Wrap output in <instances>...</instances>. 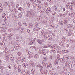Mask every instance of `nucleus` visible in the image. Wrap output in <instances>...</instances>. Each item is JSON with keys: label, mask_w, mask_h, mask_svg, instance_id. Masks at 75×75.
Returning <instances> with one entry per match:
<instances>
[{"label": "nucleus", "mask_w": 75, "mask_h": 75, "mask_svg": "<svg viewBox=\"0 0 75 75\" xmlns=\"http://www.w3.org/2000/svg\"><path fill=\"white\" fill-rule=\"evenodd\" d=\"M26 16L28 17H33L34 16V12L31 11L27 12Z\"/></svg>", "instance_id": "obj_1"}, {"label": "nucleus", "mask_w": 75, "mask_h": 75, "mask_svg": "<svg viewBox=\"0 0 75 75\" xmlns=\"http://www.w3.org/2000/svg\"><path fill=\"white\" fill-rule=\"evenodd\" d=\"M65 66L66 67H68L69 68H72V64L71 63H69L67 61L65 64Z\"/></svg>", "instance_id": "obj_2"}, {"label": "nucleus", "mask_w": 75, "mask_h": 75, "mask_svg": "<svg viewBox=\"0 0 75 75\" xmlns=\"http://www.w3.org/2000/svg\"><path fill=\"white\" fill-rule=\"evenodd\" d=\"M8 58L11 60V61H14V58L13 56L11 54H9L8 56Z\"/></svg>", "instance_id": "obj_3"}, {"label": "nucleus", "mask_w": 75, "mask_h": 75, "mask_svg": "<svg viewBox=\"0 0 75 75\" xmlns=\"http://www.w3.org/2000/svg\"><path fill=\"white\" fill-rule=\"evenodd\" d=\"M39 53L42 55L43 54L44 55H46V53L45 52H44L43 50H40L39 51Z\"/></svg>", "instance_id": "obj_4"}, {"label": "nucleus", "mask_w": 75, "mask_h": 75, "mask_svg": "<svg viewBox=\"0 0 75 75\" xmlns=\"http://www.w3.org/2000/svg\"><path fill=\"white\" fill-rule=\"evenodd\" d=\"M37 9L38 10H40L41 9V6H40V5L38 4H37Z\"/></svg>", "instance_id": "obj_5"}, {"label": "nucleus", "mask_w": 75, "mask_h": 75, "mask_svg": "<svg viewBox=\"0 0 75 75\" xmlns=\"http://www.w3.org/2000/svg\"><path fill=\"white\" fill-rule=\"evenodd\" d=\"M42 64H43L44 65L46 68L49 67V65H48V64H47L46 63H45L44 62H42Z\"/></svg>", "instance_id": "obj_6"}, {"label": "nucleus", "mask_w": 75, "mask_h": 75, "mask_svg": "<svg viewBox=\"0 0 75 75\" xmlns=\"http://www.w3.org/2000/svg\"><path fill=\"white\" fill-rule=\"evenodd\" d=\"M18 72H21V71L22 69H21V66L19 65L18 66Z\"/></svg>", "instance_id": "obj_7"}, {"label": "nucleus", "mask_w": 75, "mask_h": 75, "mask_svg": "<svg viewBox=\"0 0 75 75\" xmlns=\"http://www.w3.org/2000/svg\"><path fill=\"white\" fill-rule=\"evenodd\" d=\"M30 64L31 66H32V67H34V62H33V61H30Z\"/></svg>", "instance_id": "obj_8"}, {"label": "nucleus", "mask_w": 75, "mask_h": 75, "mask_svg": "<svg viewBox=\"0 0 75 75\" xmlns=\"http://www.w3.org/2000/svg\"><path fill=\"white\" fill-rule=\"evenodd\" d=\"M47 38L49 40H52L53 39L52 37L50 35H49L48 36Z\"/></svg>", "instance_id": "obj_9"}, {"label": "nucleus", "mask_w": 75, "mask_h": 75, "mask_svg": "<svg viewBox=\"0 0 75 75\" xmlns=\"http://www.w3.org/2000/svg\"><path fill=\"white\" fill-rule=\"evenodd\" d=\"M37 4L35 3H33V8H35V9L36 8V7H37Z\"/></svg>", "instance_id": "obj_10"}, {"label": "nucleus", "mask_w": 75, "mask_h": 75, "mask_svg": "<svg viewBox=\"0 0 75 75\" xmlns=\"http://www.w3.org/2000/svg\"><path fill=\"white\" fill-rule=\"evenodd\" d=\"M33 31H38L40 30V29L38 28H34L33 30Z\"/></svg>", "instance_id": "obj_11"}, {"label": "nucleus", "mask_w": 75, "mask_h": 75, "mask_svg": "<svg viewBox=\"0 0 75 75\" xmlns=\"http://www.w3.org/2000/svg\"><path fill=\"white\" fill-rule=\"evenodd\" d=\"M54 63L56 65H58V60L57 59H56L55 60Z\"/></svg>", "instance_id": "obj_12"}, {"label": "nucleus", "mask_w": 75, "mask_h": 75, "mask_svg": "<svg viewBox=\"0 0 75 75\" xmlns=\"http://www.w3.org/2000/svg\"><path fill=\"white\" fill-rule=\"evenodd\" d=\"M59 44L60 45L63 46L64 45V42L62 41H61L59 43Z\"/></svg>", "instance_id": "obj_13"}, {"label": "nucleus", "mask_w": 75, "mask_h": 75, "mask_svg": "<svg viewBox=\"0 0 75 75\" xmlns=\"http://www.w3.org/2000/svg\"><path fill=\"white\" fill-rule=\"evenodd\" d=\"M49 1L50 3V4H52L54 3V0H49Z\"/></svg>", "instance_id": "obj_14"}, {"label": "nucleus", "mask_w": 75, "mask_h": 75, "mask_svg": "<svg viewBox=\"0 0 75 75\" xmlns=\"http://www.w3.org/2000/svg\"><path fill=\"white\" fill-rule=\"evenodd\" d=\"M34 58L35 59H38L39 58V57L38 55L36 54L34 56Z\"/></svg>", "instance_id": "obj_15"}, {"label": "nucleus", "mask_w": 75, "mask_h": 75, "mask_svg": "<svg viewBox=\"0 0 75 75\" xmlns=\"http://www.w3.org/2000/svg\"><path fill=\"white\" fill-rule=\"evenodd\" d=\"M37 41L39 44H41L42 43V41L40 40V39H38L37 40Z\"/></svg>", "instance_id": "obj_16"}, {"label": "nucleus", "mask_w": 75, "mask_h": 75, "mask_svg": "<svg viewBox=\"0 0 75 75\" xmlns=\"http://www.w3.org/2000/svg\"><path fill=\"white\" fill-rule=\"evenodd\" d=\"M38 67L39 68H41V69H42V70H43V69H43V66H41V65L39 64L38 66Z\"/></svg>", "instance_id": "obj_17"}, {"label": "nucleus", "mask_w": 75, "mask_h": 75, "mask_svg": "<svg viewBox=\"0 0 75 75\" xmlns=\"http://www.w3.org/2000/svg\"><path fill=\"white\" fill-rule=\"evenodd\" d=\"M29 25V27L30 28H31V29H33V25L30 24Z\"/></svg>", "instance_id": "obj_18"}, {"label": "nucleus", "mask_w": 75, "mask_h": 75, "mask_svg": "<svg viewBox=\"0 0 75 75\" xmlns=\"http://www.w3.org/2000/svg\"><path fill=\"white\" fill-rule=\"evenodd\" d=\"M16 59L17 62L19 61H21V58L20 57H18Z\"/></svg>", "instance_id": "obj_19"}, {"label": "nucleus", "mask_w": 75, "mask_h": 75, "mask_svg": "<svg viewBox=\"0 0 75 75\" xmlns=\"http://www.w3.org/2000/svg\"><path fill=\"white\" fill-rule=\"evenodd\" d=\"M58 60L59 61L60 60V61L61 62H63V61L64 60L63 59L60 58H59V59H58Z\"/></svg>", "instance_id": "obj_20"}, {"label": "nucleus", "mask_w": 75, "mask_h": 75, "mask_svg": "<svg viewBox=\"0 0 75 75\" xmlns=\"http://www.w3.org/2000/svg\"><path fill=\"white\" fill-rule=\"evenodd\" d=\"M16 47H17L18 48H20L21 47V45L20 44H18L16 45Z\"/></svg>", "instance_id": "obj_21"}, {"label": "nucleus", "mask_w": 75, "mask_h": 75, "mask_svg": "<svg viewBox=\"0 0 75 75\" xmlns=\"http://www.w3.org/2000/svg\"><path fill=\"white\" fill-rule=\"evenodd\" d=\"M72 25L69 24L67 25V27L68 28H71V27H72Z\"/></svg>", "instance_id": "obj_22"}, {"label": "nucleus", "mask_w": 75, "mask_h": 75, "mask_svg": "<svg viewBox=\"0 0 75 75\" xmlns=\"http://www.w3.org/2000/svg\"><path fill=\"white\" fill-rule=\"evenodd\" d=\"M17 65H15L13 67V69L15 70L17 69Z\"/></svg>", "instance_id": "obj_23"}, {"label": "nucleus", "mask_w": 75, "mask_h": 75, "mask_svg": "<svg viewBox=\"0 0 75 75\" xmlns=\"http://www.w3.org/2000/svg\"><path fill=\"white\" fill-rule=\"evenodd\" d=\"M71 4L72 6H74L75 5V2L74 1H73L71 2Z\"/></svg>", "instance_id": "obj_24"}, {"label": "nucleus", "mask_w": 75, "mask_h": 75, "mask_svg": "<svg viewBox=\"0 0 75 75\" xmlns=\"http://www.w3.org/2000/svg\"><path fill=\"white\" fill-rule=\"evenodd\" d=\"M18 9L19 10H20V11H23V8H22L21 7L18 8Z\"/></svg>", "instance_id": "obj_25"}, {"label": "nucleus", "mask_w": 75, "mask_h": 75, "mask_svg": "<svg viewBox=\"0 0 75 75\" xmlns=\"http://www.w3.org/2000/svg\"><path fill=\"white\" fill-rule=\"evenodd\" d=\"M47 33H46L44 35V37L45 38H47Z\"/></svg>", "instance_id": "obj_26"}, {"label": "nucleus", "mask_w": 75, "mask_h": 75, "mask_svg": "<svg viewBox=\"0 0 75 75\" xmlns=\"http://www.w3.org/2000/svg\"><path fill=\"white\" fill-rule=\"evenodd\" d=\"M49 65L50 68H52V64H51V63H50L49 64Z\"/></svg>", "instance_id": "obj_27"}, {"label": "nucleus", "mask_w": 75, "mask_h": 75, "mask_svg": "<svg viewBox=\"0 0 75 75\" xmlns=\"http://www.w3.org/2000/svg\"><path fill=\"white\" fill-rule=\"evenodd\" d=\"M3 7H1V8H0V12L1 13L3 11Z\"/></svg>", "instance_id": "obj_28"}, {"label": "nucleus", "mask_w": 75, "mask_h": 75, "mask_svg": "<svg viewBox=\"0 0 75 75\" xmlns=\"http://www.w3.org/2000/svg\"><path fill=\"white\" fill-rule=\"evenodd\" d=\"M27 6L28 7H30V3L29 2H28L27 3Z\"/></svg>", "instance_id": "obj_29"}, {"label": "nucleus", "mask_w": 75, "mask_h": 75, "mask_svg": "<svg viewBox=\"0 0 75 75\" xmlns=\"http://www.w3.org/2000/svg\"><path fill=\"white\" fill-rule=\"evenodd\" d=\"M62 41H65V38L63 37L62 38Z\"/></svg>", "instance_id": "obj_30"}, {"label": "nucleus", "mask_w": 75, "mask_h": 75, "mask_svg": "<svg viewBox=\"0 0 75 75\" xmlns=\"http://www.w3.org/2000/svg\"><path fill=\"white\" fill-rule=\"evenodd\" d=\"M44 61L45 62H46V61H47V58H46V57H44L43 59Z\"/></svg>", "instance_id": "obj_31"}, {"label": "nucleus", "mask_w": 75, "mask_h": 75, "mask_svg": "<svg viewBox=\"0 0 75 75\" xmlns=\"http://www.w3.org/2000/svg\"><path fill=\"white\" fill-rule=\"evenodd\" d=\"M42 23L44 24L45 25H47V22L46 21H44Z\"/></svg>", "instance_id": "obj_32"}, {"label": "nucleus", "mask_w": 75, "mask_h": 75, "mask_svg": "<svg viewBox=\"0 0 75 75\" xmlns=\"http://www.w3.org/2000/svg\"><path fill=\"white\" fill-rule=\"evenodd\" d=\"M70 42L71 43H72V44H73V43H74V42H75V41L74 40H70Z\"/></svg>", "instance_id": "obj_33"}, {"label": "nucleus", "mask_w": 75, "mask_h": 75, "mask_svg": "<svg viewBox=\"0 0 75 75\" xmlns=\"http://www.w3.org/2000/svg\"><path fill=\"white\" fill-rule=\"evenodd\" d=\"M49 45H47L45 46V48H48L50 47Z\"/></svg>", "instance_id": "obj_34"}, {"label": "nucleus", "mask_w": 75, "mask_h": 75, "mask_svg": "<svg viewBox=\"0 0 75 75\" xmlns=\"http://www.w3.org/2000/svg\"><path fill=\"white\" fill-rule=\"evenodd\" d=\"M24 28H21V32H23V31H24Z\"/></svg>", "instance_id": "obj_35"}, {"label": "nucleus", "mask_w": 75, "mask_h": 75, "mask_svg": "<svg viewBox=\"0 0 75 75\" xmlns=\"http://www.w3.org/2000/svg\"><path fill=\"white\" fill-rule=\"evenodd\" d=\"M9 10H11V6L10 5H9Z\"/></svg>", "instance_id": "obj_36"}, {"label": "nucleus", "mask_w": 75, "mask_h": 75, "mask_svg": "<svg viewBox=\"0 0 75 75\" xmlns=\"http://www.w3.org/2000/svg\"><path fill=\"white\" fill-rule=\"evenodd\" d=\"M2 46H4L5 45V43H4V42H3V41L2 43L1 44Z\"/></svg>", "instance_id": "obj_37"}, {"label": "nucleus", "mask_w": 75, "mask_h": 75, "mask_svg": "<svg viewBox=\"0 0 75 75\" xmlns=\"http://www.w3.org/2000/svg\"><path fill=\"white\" fill-rule=\"evenodd\" d=\"M5 16H6V14H5V13H3V15L2 16V18H4V17H5Z\"/></svg>", "instance_id": "obj_38"}, {"label": "nucleus", "mask_w": 75, "mask_h": 75, "mask_svg": "<svg viewBox=\"0 0 75 75\" xmlns=\"http://www.w3.org/2000/svg\"><path fill=\"white\" fill-rule=\"evenodd\" d=\"M29 74H30V72L29 71H27V73L26 74V75H30Z\"/></svg>", "instance_id": "obj_39"}, {"label": "nucleus", "mask_w": 75, "mask_h": 75, "mask_svg": "<svg viewBox=\"0 0 75 75\" xmlns=\"http://www.w3.org/2000/svg\"><path fill=\"white\" fill-rule=\"evenodd\" d=\"M27 32L29 33H30V30L29 29H27Z\"/></svg>", "instance_id": "obj_40"}, {"label": "nucleus", "mask_w": 75, "mask_h": 75, "mask_svg": "<svg viewBox=\"0 0 75 75\" xmlns=\"http://www.w3.org/2000/svg\"><path fill=\"white\" fill-rule=\"evenodd\" d=\"M32 72H33V73H34L35 72V69H32Z\"/></svg>", "instance_id": "obj_41"}, {"label": "nucleus", "mask_w": 75, "mask_h": 75, "mask_svg": "<svg viewBox=\"0 0 75 75\" xmlns=\"http://www.w3.org/2000/svg\"><path fill=\"white\" fill-rule=\"evenodd\" d=\"M19 17H22V15H21V14L20 13L19 15H18Z\"/></svg>", "instance_id": "obj_42"}, {"label": "nucleus", "mask_w": 75, "mask_h": 75, "mask_svg": "<svg viewBox=\"0 0 75 75\" xmlns=\"http://www.w3.org/2000/svg\"><path fill=\"white\" fill-rule=\"evenodd\" d=\"M1 70H3L4 69V67L3 66H2L1 68Z\"/></svg>", "instance_id": "obj_43"}, {"label": "nucleus", "mask_w": 75, "mask_h": 75, "mask_svg": "<svg viewBox=\"0 0 75 75\" xmlns=\"http://www.w3.org/2000/svg\"><path fill=\"white\" fill-rule=\"evenodd\" d=\"M18 55H19V56H21V53L19 52L18 53Z\"/></svg>", "instance_id": "obj_44"}, {"label": "nucleus", "mask_w": 75, "mask_h": 75, "mask_svg": "<svg viewBox=\"0 0 75 75\" xmlns=\"http://www.w3.org/2000/svg\"><path fill=\"white\" fill-rule=\"evenodd\" d=\"M15 4L14 2H13L11 3V5L12 6H14Z\"/></svg>", "instance_id": "obj_45"}, {"label": "nucleus", "mask_w": 75, "mask_h": 75, "mask_svg": "<svg viewBox=\"0 0 75 75\" xmlns=\"http://www.w3.org/2000/svg\"><path fill=\"white\" fill-rule=\"evenodd\" d=\"M22 73V74H23V75H25V71H24Z\"/></svg>", "instance_id": "obj_46"}, {"label": "nucleus", "mask_w": 75, "mask_h": 75, "mask_svg": "<svg viewBox=\"0 0 75 75\" xmlns=\"http://www.w3.org/2000/svg\"><path fill=\"white\" fill-rule=\"evenodd\" d=\"M48 11H50V12H51V9L49 7H48Z\"/></svg>", "instance_id": "obj_47"}, {"label": "nucleus", "mask_w": 75, "mask_h": 75, "mask_svg": "<svg viewBox=\"0 0 75 75\" xmlns=\"http://www.w3.org/2000/svg\"><path fill=\"white\" fill-rule=\"evenodd\" d=\"M60 24L61 25H63V24H64V22L62 21H61Z\"/></svg>", "instance_id": "obj_48"}, {"label": "nucleus", "mask_w": 75, "mask_h": 75, "mask_svg": "<svg viewBox=\"0 0 75 75\" xmlns=\"http://www.w3.org/2000/svg\"><path fill=\"white\" fill-rule=\"evenodd\" d=\"M5 6L6 7H7V5H8V3L7 2H5Z\"/></svg>", "instance_id": "obj_49"}, {"label": "nucleus", "mask_w": 75, "mask_h": 75, "mask_svg": "<svg viewBox=\"0 0 75 75\" xmlns=\"http://www.w3.org/2000/svg\"><path fill=\"white\" fill-rule=\"evenodd\" d=\"M30 54H30V56H31V57H33V53H30Z\"/></svg>", "instance_id": "obj_50"}, {"label": "nucleus", "mask_w": 75, "mask_h": 75, "mask_svg": "<svg viewBox=\"0 0 75 75\" xmlns=\"http://www.w3.org/2000/svg\"><path fill=\"white\" fill-rule=\"evenodd\" d=\"M14 48L15 50H17V49H18V47H16V45L15 46Z\"/></svg>", "instance_id": "obj_51"}, {"label": "nucleus", "mask_w": 75, "mask_h": 75, "mask_svg": "<svg viewBox=\"0 0 75 75\" xmlns=\"http://www.w3.org/2000/svg\"><path fill=\"white\" fill-rule=\"evenodd\" d=\"M25 71L24 70H23V69H21V73L23 72H24Z\"/></svg>", "instance_id": "obj_52"}, {"label": "nucleus", "mask_w": 75, "mask_h": 75, "mask_svg": "<svg viewBox=\"0 0 75 75\" xmlns=\"http://www.w3.org/2000/svg\"><path fill=\"white\" fill-rule=\"evenodd\" d=\"M65 58H67V59H68V58H69V56H68V55H66V57Z\"/></svg>", "instance_id": "obj_53"}, {"label": "nucleus", "mask_w": 75, "mask_h": 75, "mask_svg": "<svg viewBox=\"0 0 75 75\" xmlns=\"http://www.w3.org/2000/svg\"><path fill=\"white\" fill-rule=\"evenodd\" d=\"M5 52L6 54H8V51H5Z\"/></svg>", "instance_id": "obj_54"}, {"label": "nucleus", "mask_w": 75, "mask_h": 75, "mask_svg": "<svg viewBox=\"0 0 75 75\" xmlns=\"http://www.w3.org/2000/svg\"><path fill=\"white\" fill-rule=\"evenodd\" d=\"M72 32H70L69 33V35H72Z\"/></svg>", "instance_id": "obj_55"}, {"label": "nucleus", "mask_w": 75, "mask_h": 75, "mask_svg": "<svg viewBox=\"0 0 75 75\" xmlns=\"http://www.w3.org/2000/svg\"><path fill=\"white\" fill-rule=\"evenodd\" d=\"M63 69L64 71H65V72L67 71V69H65V68H64Z\"/></svg>", "instance_id": "obj_56"}, {"label": "nucleus", "mask_w": 75, "mask_h": 75, "mask_svg": "<svg viewBox=\"0 0 75 75\" xmlns=\"http://www.w3.org/2000/svg\"><path fill=\"white\" fill-rule=\"evenodd\" d=\"M73 16L74 17H75V13H73Z\"/></svg>", "instance_id": "obj_57"}, {"label": "nucleus", "mask_w": 75, "mask_h": 75, "mask_svg": "<svg viewBox=\"0 0 75 75\" xmlns=\"http://www.w3.org/2000/svg\"><path fill=\"white\" fill-rule=\"evenodd\" d=\"M53 57L52 56H50V59H52V58Z\"/></svg>", "instance_id": "obj_58"}, {"label": "nucleus", "mask_w": 75, "mask_h": 75, "mask_svg": "<svg viewBox=\"0 0 75 75\" xmlns=\"http://www.w3.org/2000/svg\"><path fill=\"white\" fill-rule=\"evenodd\" d=\"M18 6H19V4H18L16 6V8H18Z\"/></svg>", "instance_id": "obj_59"}, {"label": "nucleus", "mask_w": 75, "mask_h": 75, "mask_svg": "<svg viewBox=\"0 0 75 75\" xmlns=\"http://www.w3.org/2000/svg\"><path fill=\"white\" fill-rule=\"evenodd\" d=\"M26 52H28V49H26Z\"/></svg>", "instance_id": "obj_60"}, {"label": "nucleus", "mask_w": 75, "mask_h": 75, "mask_svg": "<svg viewBox=\"0 0 75 75\" xmlns=\"http://www.w3.org/2000/svg\"><path fill=\"white\" fill-rule=\"evenodd\" d=\"M35 24L36 27H37V26H38V23H35Z\"/></svg>", "instance_id": "obj_61"}, {"label": "nucleus", "mask_w": 75, "mask_h": 75, "mask_svg": "<svg viewBox=\"0 0 75 75\" xmlns=\"http://www.w3.org/2000/svg\"><path fill=\"white\" fill-rule=\"evenodd\" d=\"M63 22L64 23V24H67V21H65L64 20Z\"/></svg>", "instance_id": "obj_62"}, {"label": "nucleus", "mask_w": 75, "mask_h": 75, "mask_svg": "<svg viewBox=\"0 0 75 75\" xmlns=\"http://www.w3.org/2000/svg\"><path fill=\"white\" fill-rule=\"evenodd\" d=\"M73 23H75V19H74L73 20Z\"/></svg>", "instance_id": "obj_63"}, {"label": "nucleus", "mask_w": 75, "mask_h": 75, "mask_svg": "<svg viewBox=\"0 0 75 75\" xmlns=\"http://www.w3.org/2000/svg\"><path fill=\"white\" fill-rule=\"evenodd\" d=\"M44 74H45V75H47V72H45L44 73Z\"/></svg>", "instance_id": "obj_64"}]
</instances>
